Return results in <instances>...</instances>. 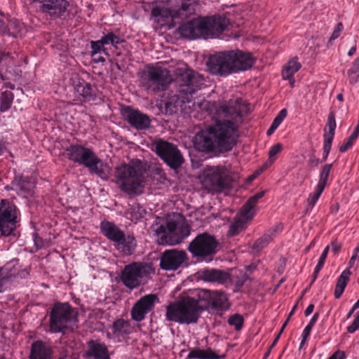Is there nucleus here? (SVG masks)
Segmentation results:
<instances>
[{"mask_svg":"<svg viewBox=\"0 0 359 359\" xmlns=\"http://www.w3.org/2000/svg\"><path fill=\"white\" fill-rule=\"evenodd\" d=\"M213 294V290H210L207 289H198L197 291V299L196 301H198V304L200 303L202 304L201 305L203 306V310L208 309L210 307V302Z\"/></svg>","mask_w":359,"mask_h":359,"instance_id":"nucleus-41","label":"nucleus"},{"mask_svg":"<svg viewBox=\"0 0 359 359\" xmlns=\"http://www.w3.org/2000/svg\"><path fill=\"white\" fill-rule=\"evenodd\" d=\"M172 81L173 78L168 69L155 65V93L166 90Z\"/></svg>","mask_w":359,"mask_h":359,"instance_id":"nucleus-24","label":"nucleus"},{"mask_svg":"<svg viewBox=\"0 0 359 359\" xmlns=\"http://www.w3.org/2000/svg\"><path fill=\"white\" fill-rule=\"evenodd\" d=\"M203 306L198 301L191 297H186L179 301L170 303L166 306L165 318L168 321L180 324H192L197 323Z\"/></svg>","mask_w":359,"mask_h":359,"instance_id":"nucleus-5","label":"nucleus"},{"mask_svg":"<svg viewBox=\"0 0 359 359\" xmlns=\"http://www.w3.org/2000/svg\"><path fill=\"white\" fill-rule=\"evenodd\" d=\"M332 142V141H330V139L324 140L323 158L320 161V162H324L327 160V156L331 150Z\"/></svg>","mask_w":359,"mask_h":359,"instance_id":"nucleus-53","label":"nucleus"},{"mask_svg":"<svg viewBox=\"0 0 359 359\" xmlns=\"http://www.w3.org/2000/svg\"><path fill=\"white\" fill-rule=\"evenodd\" d=\"M17 188L22 194H31L34 188V182L29 177L20 176L16 183Z\"/></svg>","mask_w":359,"mask_h":359,"instance_id":"nucleus-40","label":"nucleus"},{"mask_svg":"<svg viewBox=\"0 0 359 359\" xmlns=\"http://www.w3.org/2000/svg\"><path fill=\"white\" fill-rule=\"evenodd\" d=\"M52 346L42 340L32 342L30 347L29 359H53Z\"/></svg>","mask_w":359,"mask_h":359,"instance_id":"nucleus-22","label":"nucleus"},{"mask_svg":"<svg viewBox=\"0 0 359 359\" xmlns=\"http://www.w3.org/2000/svg\"><path fill=\"white\" fill-rule=\"evenodd\" d=\"M115 177L116 184L123 192L128 195L135 194L144 179L141 161L136 160L133 164L121 163L116 168Z\"/></svg>","mask_w":359,"mask_h":359,"instance_id":"nucleus-6","label":"nucleus"},{"mask_svg":"<svg viewBox=\"0 0 359 359\" xmlns=\"http://www.w3.org/2000/svg\"><path fill=\"white\" fill-rule=\"evenodd\" d=\"M115 246L123 255L129 256L134 253L137 247V241L133 235H126L124 233L123 238L117 241Z\"/></svg>","mask_w":359,"mask_h":359,"instance_id":"nucleus-27","label":"nucleus"},{"mask_svg":"<svg viewBox=\"0 0 359 359\" xmlns=\"http://www.w3.org/2000/svg\"><path fill=\"white\" fill-rule=\"evenodd\" d=\"M227 177L228 172L224 166H207L202 183L209 191H219L226 187Z\"/></svg>","mask_w":359,"mask_h":359,"instance_id":"nucleus-13","label":"nucleus"},{"mask_svg":"<svg viewBox=\"0 0 359 359\" xmlns=\"http://www.w3.org/2000/svg\"><path fill=\"white\" fill-rule=\"evenodd\" d=\"M76 92L83 97L84 102L95 100L96 98L95 90L91 84L83 81L79 82L76 87Z\"/></svg>","mask_w":359,"mask_h":359,"instance_id":"nucleus-35","label":"nucleus"},{"mask_svg":"<svg viewBox=\"0 0 359 359\" xmlns=\"http://www.w3.org/2000/svg\"><path fill=\"white\" fill-rule=\"evenodd\" d=\"M18 266V265L15 266V274L13 276V278H27L29 276V267L20 270Z\"/></svg>","mask_w":359,"mask_h":359,"instance_id":"nucleus-54","label":"nucleus"},{"mask_svg":"<svg viewBox=\"0 0 359 359\" xmlns=\"http://www.w3.org/2000/svg\"><path fill=\"white\" fill-rule=\"evenodd\" d=\"M18 209L7 199L0 201V233L10 236L18 226Z\"/></svg>","mask_w":359,"mask_h":359,"instance_id":"nucleus-12","label":"nucleus"},{"mask_svg":"<svg viewBox=\"0 0 359 359\" xmlns=\"http://www.w3.org/2000/svg\"><path fill=\"white\" fill-rule=\"evenodd\" d=\"M121 114L132 128L137 130H145L151 128V120L149 116L131 106H124L121 109Z\"/></svg>","mask_w":359,"mask_h":359,"instance_id":"nucleus-14","label":"nucleus"},{"mask_svg":"<svg viewBox=\"0 0 359 359\" xmlns=\"http://www.w3.org/2000/svg\"><path fill=\"white\" fill-rule=\"evenodd\" d=\"M19 264V260L14 259L0 266V293L4 292L8 284L15 274V266Z\"/></svg>","mask_w":359,"mask_h":359,"instance_id":"nucleus-25","label":"nucleus"},{"mask_svg":"<svg viewBox=\"0 0 359 359\" xmlns=\"http://www.w3.org/2000/svg\"><path fill=\"white\" fill-rule=\"evenodd\" d=\"M152 149L172 170H178L184 162V157L177 145L163 140H156Z\"/></svg>","mask_w":359,"mask_h":359,"instance_id":"nucleus-11","label":"nucleus"},{"mask_svg":"<svg viewBox=\"0 0 359 359\" xmlns=\"http://www.w3.org/2000/svg\"><path fill=\"white\" fill-rule=\"evenodd\" d=\"M87 350L83 354L86 359H111L107 346L100 340H89Z\"/></svg>","mask_w":359,"mask_h":359,"instance_id":"nucleus-20","label":"nucleus"},{"mask_svg":"<svg viewBox=\"0 0 359 359\" xmlns=\"http://www.w3.org/2000/svg\"><path fill=\"white\" fill-rule=\"evenodd\" d=\"M212 311L221 313L229 309L228 297L226 293L222 290H213V294L210 302V307Z\"/></svg>","mask_w":359,"mask_h":359,"instance_id":"nucleus-28","label":"nucleus"},{"mask_svg":"<svg viewBox=\"0 0 359 359\" xmlns=\"http://www.w3.org/2000/svg\"><path fill=\"white\" fill-rule=\"evenodd\" d=\"M246 109L247 105L241 97L229 100L220 105L217 112L229 120L217 121L214 126L197 133L193 141L195 148L202 152L224 153L231 151L236 144L238 137L234 122L242 120Z\"/></svg>","mask_w":359,"mask_h":359,"instance_id":"nucleus-1","label":"nucleus"},{"mask_svg":"<svg viewBox=\"0 0 359 359\" xmlns=\"http://www.w3.org/2000/svg\"><path fill=\"white\" fill-rule=\"evenodd\" d=\"M151 15L155 18H161L164 20L167 19H177L176 10L175 8H166L165 6H156L151 10Z\"/></svg>","mask_w":359,"mask_h":359,"instance_id":"nucleus-38","label":"nucleus"},{"mask_svg":"<svg viewBox=\"0 0 359 359\" xmlns=\"http://www.w3.org/2000/svg\"><path fill=\"white\" fill-rule=\"evenodd\" d=\"M101 39L102 40V42L104 43V46L111 44L112 46L115 48H117V46L118 44L125 42L124 39H122L119 36L115 34L112 32H110L107 34H104L103 36L101 37Z\"/></svg>","mask_w":359,"mask_h":359,"instance_id":"nucleus-44","label":"nucleus"},{"mask_svg":"<svg viewBox=\"0 0 359 359\" xmlns=\"http://www.w3.org/2000/svg\"><path fill=\"white\" fill-rule=\"evenodd\" d=\"M254 62L251 53L236 49L219 51L210 55L206 66L212 75L226 77L250 69Z\"/></svg>","mask_w":359,"mask_h":359,"instance_id":"nucleus-3","label":"nucleus"},{"mask_svg":"<svg viewBox=\"0 0 359 359\" xmlns=\"http://www.w3.org/2000/svg\"><path fill=\"white\" fill-rule=\"evenodd\" d=\"M90 47H91V54L92 55H94L98 53H100L101 51L104 52V53H107V49L104 48V44L102 42V40L100 39L97 41H90Z\"/></svg>","mask_w":359,"mask_h":359,"instance_id":"nucleus-48","label":"nucleus"},{"mask_svg":"<svg viewBox=\"0 0 359 359\" xmlns=\"http://www.w3.org/2000/svg\"><path fill=\"white\" fill-rule=\"evenodd\" d=\"M175 76L177 89L175 93L172 92L165 101V113L170 115L182 110L185 103L190 102L193 94L204 82L201 74L189 68L176 69Z\"/></svg>","mask_w":359,"mask_h":359,"instance_id":"nucleus-2","label":"nucleus"},{"mask_svg":"<svg viewBox=\"0 0 359 359\" xmlns=\"http://www.w3.org/2000/svg\"><path fill=\"white\" fill-rule=\"evenodd\" d=\"M111 330L114 337H125L133 332V327L128 320L119 318L113 323Z\"/></svg>","mask_w":359,"mask_h":359,"instance_id":"nucleus-30","label":"nucleus"},{"mask_svg":"<svg viewBox=\"0 0 359 359\" xmlns=\"http://www.w3.org/2000/svg\"><path fill=\"white\" fill-rule=\"evenodd\" d=\"M156 300H158V297L154 294H147L141 297L131 309L132 319L137 322L143 320L146 314L154 309Z\"/></svg>","mask_w":359,"mask_h":359,"instance_id":"nucleus-17","label":"nucleus"},{"mask_svg":"<svg viewBox=\"0 0 359 359\" xmlns=\"http://www.w3.org/2000/svg\"><path fill=\"white\" fill-rule=\"evenodd\" d=\"M199 278L207 283L224 284L230 279L228 272L217 269L205 268L198 272Z\"/></svg>","mask_w":359,"mask_h":359,"instance_id":"nucleus-21","label":"nucleus"},{"mask_svg":"<svg viewBox=\"0 0 359 359\" xmlns=\"http://www.w3.org/2000/svg\"><path fill=\"white\" fill-rule=\"evenodd\" d=\"M329 250H330V246L327 245L323 250V253L321 254L320 258H319V260L318 262V264H317V266H318V269H322L324 266V264H325V259L327 258V254H328V252H329Z\"/></svg>","mask_w":359,"mask_h":359,"instance_id":"nucleus-56","label":"nucleus"},{"mask_svg":"<svg viewBox=\"0 0 359 359\" xmlns=\"http://www.w3.org/2000/svg\"><path fill=\"white\" fill-rule=\"evenodd\" d=\"M8 36L12 38H18L22 37L23 32L25 31V26L22 22H21L18 19L13 18H9L8 19Z\"/></svg>","mask_w":359,"mask_h":359,"instance_id":"nucleus-36","label":"nucleus"},{"mask_svg":"<svg viewBox=\"0 0 359 359\" xmlns=\"http://www.w3.org/2000/svg\"><path fill=\"white\" fill-rule=\"evenodd\" d=\"M14 95L12 92L8 90L2 92L0 98V111H8L11 107Z\"/></svg>","mask_w":359,"mask_h":359,"instance_id":"nucleus-42","label":"nucleus"},{"mask_svg":"<svg viewBox=\"0 0 359 359\" xmlns=\"http://www.w3.org/2000/svg\"><path fill=\"white\" fill-rule=\"evenodd\" d=\"M265 194L264 191H259L251 196L247 202L241 208V213L247 218H253L255 215L254 208L258 202L259 199L262 198Z\"/></svg>","mask_w":359,"mask_h":359,"instance_id":"nucleus-33","label":"nucleus"},{"mask_svg":"<svg viewBox=\"0 0 359 359\" xmlns=\"http://www.w3.org/2000/svg\"><path fill=\"white\" fill-rule=\"evenodd\" d=\"M154 273L150 264L143 262H133L126 265L121 273V280L128 289L133 290L146 285Z\"/></svg>","mask_w":359,"mask_h":359,"instance_id":"nucleus-7","label":"nucleus"},{"mask_svg":"<svg viewBox=\"0 0 359 359\" xmlns=\"http://www.w3.org/2000/svg\"><path fill=\"white\" fill-rule=\"evenodd\" d=\"M359 329V311L357 312L353 322L347 327V332L348 333H353Z\"/></svg>","mask_w":359,"mask_h":359,"instance_id":"nucleus-55","label":"nucleus"},{"mask_svg":"<svg viewBox=\"0 0 359 359\" xmlns=\"http://www.w3.org/2000/svg\"><path fill=\"white\" fill-rule=\"evenodd\" d=\"M351 271L348 269H345L338 278L335 290H334V297L336 299H339L342 295L346 286L349 280V277L351 276Z\"/></svg>","mask_w":359,"mask_h":359,"instance_id":"nucleus-39","label":"nucleus"},{"mask_svg":"<svg viewBox=\"0 0 359 359\" xmlns=\"http://www.w3.org/2000/svg\"><path fill=\"white\" fill-rule=\"evenodd\" d=\"M283 149V145L280 143L274 144L269 151V156L270 163L271 164L274 161V157L279 153Z\"/></svg>","mask_w":359,"mask_h":359,"instance_id":"nucleus-50","label":"nucleus"},{"mask_svg":"<svg viewBox=\"0 0 359 359\" xmlns=\"http://www.w3.org/2000/svg\"><path fill=\"white\" fill-rule=\"evenodd\" d=\"M73 308L68 303L56 302L49 313V330L65 334L72 319Z\"/></svg>","mask_w":359,"mask_h":359,"instance_id":"nucleus-10","label":"nucleus"},{"mask_svg":"<svg viewBox=\"0 0 359 359\" xmlns=\"http://www.w3.org/2000/svg\"><path fill=\"white\" fill-rule=\"evenodd\" d=\"M152 229L161 245H173L181 243L190 234L189 225L179 224L175 220H168L165 224L153 225Z\"/></svg>","mask_w":359,"mask_h":359,"instance_id":"nucleus-8","label":"nucleus"},{"mask_svg":"<svg viewBox=\"0 0 359 359\" xmlns=\"http://www.w3.org/2000/svg\"><path fill=\"white\" fill-rule=\"evenodd\" d=\"M320 161L316 158L313 154L311 155L309 160L308 161V165L310 167H317L320 163Z\"/></svg>","mask_w":359,"mask_h":359,"instance_id":"nucleus-60","label":"nucleus"},{"mask_svg":"<svg viewBox=\"0 0 359 359\" xmlns=\"http://www.w3.org/2000/svg\"><path fill=\"white\" fill-rule=\"evenodd\" d=\"M358 135H359V119H358L356 126L354 128V130L349 136V138L351 139V140H353L355 142L357 140Z\"/></svg>","mask_w":359,"mask_h":359,"instance_id":"nucleus-62","label":"nucleus"},{"mask_svg":"<svg viewBox=\"0 0 359 359\" xmlns=\"http://www.w3.org/2000/svg\"><path fill=\"white\" fill-rule=\"evenodd\" d=\"M328 359H346L345 352L338 350L331 355Z\"/></svg>","mask_w":359,"mask_h":359,"instance_id":"nucleus-59","label":"nucleus"},{"mask_svg":"<svg viewBox=\"0 0 359 359\" xmlns=\"http://www.w3.org/2000/svg\"><path fill=\"white\" fill-rule=\"evenodd\" d=\"M332 168V163L325 164L322 167L320 172V178L317 186L325 189L326 187L330 170Z\"/></svg>","mask_w":359,"mask_h":359,"instance_id":"nucleus-46","label":"nucleus"},{"mask_svg":"<svg viewBox=\"0 0 359 359\" xmlns=\"http://www.w3.org/2000/svg\"><path fill=\"white\" fill-rule=\"evenodd\" d=\"M324 189H325L317 186L314 193L309 195V198H307V203L309 205L311 206V208L315 205Z\"/></svg>","mask_w":359,"mask_h":359,"instance_id":"nucleus-49","label":"nucleus"},{"mask_svg":"<svg viewBox=\"0 0 359 359\" xmlns=\"http://www.w3.org/2000/svg\"><path fill=\"white\" fill-rule=\"evenodd\" d=\"M228 323L231 326H233L236 331L241 330L243 327L244 318L239 313H234L229 316Z\"/></svg>","mask_w":359,"mask_h":359,"instance_id":"nucleus-47","label":"nucleus"},{"mask_svg":"<svg viewBox=\"0 0 359 359\" xmlns=\"http://www.w3.org/2000/svg\"><path fill=\"white\" fill-rule=\"evenodd\" d=\"M319 316L318 313H315L313 316H312L311 319L310 320L309 324L306 326L303 331V334H305V335H310L311 331L316 324V321L318 320Z\"/></svg>","mask_w":359,"mask_h":359,"instance_id":"nucleus-51","label":"nucleus"},{"mask_svg":"<svg viewBox=\"0 0 359 359\" xmlns=\"http://www.w3.org/2000/svg\"><path fill=\"white\" fill-rule=\"evenodd\" d=\"M332 250L334 253H337L341 249V244L336 240L331 243Z\"/></svg>","mask_w":359,"mask_h":359,"instance_id":"nucleus-63","label":"nucleus"},{"mask_svg":"<svg viewBox=\"0 0 359 359\" xmlns=\"http://www.w3.org/2000/svg\"><path fill=\"white\" fill-rule=\"evenodd\" d=\"M100 228L102 234L114 243L123 238L124 231L112 222L103 220L100 222Z\"/></svg>","mask_w":359,"mask_h":359,"instance_id":"nucleus-26","label":"nucleus"},{"mask_svg":"<svg viewBox=\"0 0 359 359\" xmlns=\"http://www.w3.org/2000/svg\"><path fill=\"white\" fill-rule=\"evenodd\" d=\"M314 309V305L313 304H309L304 311V314L306 316H309L313 311Z\"/></svg>","mask_w":359,"mask_h":359,"instance_id":"nucleus-64","label":"nucleus"},{"mask_svg":"<svg viewBox=\"0 0 359 359\" xmlns=\"http://www.w3.org/2000/svg\"><path fill=\"white\" fill-rule=\"evenodd\" d=\"M203 25L201 18H194L181 24L178 27V32L184 38H204V27Z\"/></svg>","mask_w":359,"mask_h":359,"instance_id":"nucleus-19","label":"nucleus"},{"mask_svg":"<svg viewBox=\"0 0 359 359\" xmlns=\"http://www.w3.org/2000/svg\"><path fill=\"white\" fill-rule=\"evenodd\" d=\"M137 75L140 86L147 92L155 93V65L152 64L145 65L144 69L140 71Z\"/></svg>","mask_w":359,"mask_h":359,"instance_id":"nucleus-23","label":"nucleus"},{"mask_svg":"<svg viewBox=\"0 0 359 359\" xmlns=\"http://www.w3.org/2000/svg\"><path fill=\"white\" fill-rule=\"evenodd\" d=\"M198 5L196 0H182L180 6L175 9L177 18H187L193 15L196 12Z\"/></svg>","mask_w":359,"mask_h":359,"instance_id":"nucleus-32","label":"nucleus"},{"mask_svg":"<svg viewBox=\"0 0 359 359\" xmlns=\"http://www.w3.org/2000/svg\"><path fill=\"white\" fill-rule=\"evenodd\" d=\"M225 355H219L210 348L201 349L198 348H192L186 359H224Z\"/></svg>","mask_w":359,"mask_h":359,"instance_id":"nucleus-29","label":"nucleus"},{"mask_svg":"<svg viewBox=\"0 0 359 359\" xmlns=\"http://www.w3.org/2000/svg\"><path fill=\"white\" fill-rule=\"evenodd\" d=\"M342 29H343V25L341 22H339L337 25L334 32H332V34L331 35V36L329 39V43H331L332 41L337 39L339 36V34H340L341 32L342 31Z\"/></svg>","mask_w":359,"mask_h":359,"instance_id":"nucleus-57","label":"nucleus"},{"mask_svg":"<svg viewBox=\"0 0 359 359\" xmlns=\"http://www.w3.org/2000/svg\"><path fill=\"white\" fill-rule=\"evenodd\" d=\"M8 19L9 16H6V19H0V36H8Z\"/></svg>","mask_w":359,"mask_h":359,"instance_id":"nucleus-52","label":"nucleus"},{"mask_svg":"<svg viewBox=\"0 0 359 359\" xmlns=\"http://www.w3.org/2000/svg\"><path fill=\"white\" fill-rule=\"evenodd\" d=\"M67 158L87 168L91 175L108 180L111 172L109 164L100 159L91 148L79 144H72L65 149Z\"/></svg>","mask_w":359,"mask_h":359,"instance_id":"nucleus-4","label":"nucleus"},{"mask_svg":"<svg viewBox=\"0 0 359 359\" xmlns=\"http://www.w3.org/2000/svg\"><path fill=\"white\" fill-rule=\"evenodd\" d=\"M219 245L215 236L203 232L189 243L187 250L198 261L210 262L218 252Z\"/></svg>","mask_w":359,"mask_h":359,"instance_id":"nucleus-9","label":"nucleus"},{"mask_svg":"<svg viewBox=\"0 0 359 359\" xmlns=\"http://www.w3.org/2000/svg\"><path fill=\"white\" fill-rule=\"evenodd\" d=\"M249 279V276L246 273H243L241 277L236 278V281L235 283V285L240 288L243 286L245 283Z\"/></svg>","mask_w":359,"mask_h":359,"instance_id":"nucleus-58","label":"nucleus"},{"mask_svg":"<svg viewBox=\"0 0 359 359\" xmlns=\"http://www.w3.org/2000/svg\"><path fill=\"white\" fill-rule=\"evenodd\" d=\"M204 27V38H216L222 34L230 24L225 15H215L201 18Z\"/></svg>","mask_w":359,"mask_h":359,"instance_id":"nucleus-15","label":"nucleus"},{"mask_svg":"<svg viewBox=\"0 0 359 359\" xmlns=\"http://www.w3.org/2000/svg\"><path fill=\"white\" fill-rule=\"evenodd\" d=\"M278 228L276 226L274 229H269L262 237L256 240L252 246L253 252L257 253L264 248L276 236Z\"/></svg>","mask_w":359,"mask_h":359,"instance_id":"nucleus-34","label":"nucleus"},{"mask_svg":"<svg viewBox=\"0 0 359 359\" xmlns=\"http://www.w3.org/2000/svg\"><path fill=\"white\" fill-rule=\"evenodd\" d=\"M187 259V255L184 250H166L161 255L160 267L165 271H176Z\"/></svg>","mask_w":359,"mask_h":359,"instance_id":"nucleus-16","label":"nucleus"},{"mask_svg":"<svg viewBox=\"0 0 359 359\" xmlns=\"http://www.w3.org/2000/svg\"><path fill=\"white\" fill-rule=\"evenodd\" d=\"M326 127L329 128V133H325L324 134V140H329L330 141L333 140L335 129L337 127V123L335 121V115L333 111H330L329 113L327 121L326 123Z\"/></svg>","mask_w":359,"mask_h":359,"instance_id":"nucleus-43","label":"nucleus"},{"mask_svg":"<svg viewBox=\"0 0 359 359\" xmlns=\"http://www.w3.org/2000/svg\"><path fill=\"white\" fill-rule=\"evenodd\" d=\"M348 79L350 83L353 84L359 80V55L358 57L354 60L351 67L347 72Z\"/></svg>","mask_w":359,"mask_h":359,"instance_id":"nucleus-45","label":"nucleus"},{"mask_svg":"<svg viewBox=\"0 0 359 359\" xmlns=\"http://www.w3.org/2000/svg\"><path fill=\"white\" fill-rule=\"evenodd\" d=\"M301 68V64L297 57H293L284 66L282 71V77L284 80L291 81L294 74Z\"/></svg>","mask_w":359,"mask_h":359,"instance_id":"nucleus-37","label":"nucleus"},{"mask_svg":"<svg viewBox=\"0 0 359 359\" xmlns=\"http://www.w3.org/2000/svg\"><path fill=\"white\" fill-rule=\"evenodd\" d=\"M252 219L243 215L241 210L240 214L234 217L233 222L229 225L227 236L232 237L239 234L247 227L248 221Z\"/></svg>","mask_w":359,"mask_h":359,"instance_id":"nucleus-31","label":"nucleus"},{"mask_svg":"<svg viewBox=\"0 0 359 359\" xmlns=\"http://www.w3.org/2000/svg\"><path fill=\"white\" fill-rule=\"evenodd\" d=\"M353 143L354 141L351 140V139L348 137L347 142L344 144L339 147V151L342 153L346 151L350 147H352Z\"/></svg>","mask_w":359,"mask_h":359,"instance_id":"nucleus-61","label":"nucleus"},{"mask_svg":"<svg viewBox=\"0 0 359 359\" xmlns=\"http://www.w3.org/2000/svg\"><path fill=\"white\" fill-rule=\"evenodd\" d=\"M40 4V11L51 18H61L67 10L69 3L67 0H34Z\"/></svg>","mask_w":359,"mask_h":359,"instance_id":"nucleus-18","label":"nucleus"}]
</instances>
